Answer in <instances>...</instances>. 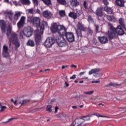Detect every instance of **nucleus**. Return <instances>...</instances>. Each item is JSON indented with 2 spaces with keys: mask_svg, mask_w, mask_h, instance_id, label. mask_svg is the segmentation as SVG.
Returning <instances> with one entry per match:
<instances>
[{
  "mask_svg": "<svg viewBox=\"0 0 126 126\" xmlns=\"http://www.w3.org/2000/svg\"><path fill=\"white\" fill-rule=\"evenodd\" d=\"M6 14L8 15L10 21H12L13 18V13L11 11H8L6 13Z\"/></svg>",
  "mask_w": 126,
  "mask_h": 126,
  "instance_id": "cd10ccee",
  "label": "nucleus"
},
{
  "mask_svg": "<svg viewBox=\"0 0 126 126\" xmlns=\"http://www.w3.org/2000/svg\"><path fill=\"white\" fill-rule=\"evenodd\" d=\"M87 34L88 36H91L93 35V31H92L91 29H87Z\"/></svg>",
  "mask_w": 126,
  "mask_h": 126,
  "instance_id": "f704fd0d",
  "label": "nucleus"
},
{
  "mask_svg": "<svg viewBox=\"0 0 126 126\" xmlns=\"http://www.w3.org/2000/svg\"><path fill=\"white\" fill-rule=\"evenodd\" d=\"M109 28L110 30L111 31V32H116V29L114 28V26L112 25V24H110L109 25Z\"/></svg>",
  "mask_w": 126,
  "mask_h": 126,
  "instance_id": "4c0bfd02",
  "label": "nucleus"
},
{
  "mask_svg": "<svg viewBox=\"0 0 126 126\" xmlns=\"http://www.w3.org/2000/svg\"><path fill=\"white\" fill-rule=\"evenodd\" d=\"M29 13H30L31 14H33L34 13V9L33 8H31L28 10Z\"/></svg>",
  "mask_w": 126,
  "mask_h": 126,
  "instance_id": "09e8293b",
  "label": "nucleus"
},
{
  "mask_svg": "<svg viewBox=\"0 0 126 126\" xmlns=\"http://www.w3.org/2000/svg\"><path fill=\"white\" fill-rule=\"evenodd\" d=\"M64 36L67 40L68 42L70 43H72L75 41V38L74 37V34L71 32H66L64 33Z\"/></svg>",
  "mask_w": 126,
  "mask_h": 126,
  "instance_id": "0eeeda50",
  "label": "nucleus"
},
{
  "mask_svg": "<svg viewBox=\"0 0 126 126\" xmlns=\"http://www.w3.org/2000/svg\"><path fill=\"white\" fill-rule=\"evenodd\" d=\"M116 32H108V38L110 40H113L116 36Z\"/></svg>",
  "mask_w": 126,
  "mask_h": 126,
  "instance_id": "aec40b11",
  "label": "nucleus"
},
{
  "mask_svg": "<svg viewBox=\"0 0 126 126\" xmlns=\"http://www.w3.org/2000/svg\"><path fill=\"white\" fill-rule=\"evenodd\" d=\"M83 6L85 8H88V4L86 1H84L83 3Z\"/></svg>",
  "mask_w": 126,
  "mask_h": 126,
  "instance_id": "c03bdc74",
  "label": "nucleus"
},
{
  "mask_svg": "<svg viewBox=\"0 0 126 126\" xmlns=\"http://www.w3.org/2000/svg\"><path fill=\"white\" fill-rule=\"evenodd\" d=\"M36 13H38V14H40V13H41L40 10H39V9H38V8H37V9L36 10Z\"/></svg>",
  "mask_w": 126,
  "mask_h": 126,
  "instance_id": "4d7b16f0",
  "label": "nucleus"
},
{
  "mask_svg": "<svg viewBox=\"0 0 126 126\" xmlns=\"http://www.w3.org/2000/svg\"><path fill=\"white\" fill-rule=\"evenodd\" d=\"M65 84L66 87H68L69 86V84L66 81H65Z\"/></svg>",
  "mask_w": 126,
  "mask_h": 126,
  "instance_id": "bf43d9fd",
  "label": "nucleus"
},
{
  "mask_svg": "<svg viewBox=\"0 0 126 126\" xmlns=\"http://www.w3.org/2000/svg\"><path fill=\"white\" fill-rule=\"evenodd\" d=\"M52 108H53V105H48L46 107L47 112H48V113H52V112H53V109H52Z\"/></svg>",
  "mask_w": 126,
  "mask_h": 126,
  "instance_id": "7c9ffc66",
  "label": "nucleus"
},
{
  "mask_svg": "<svg viewBox=\"0 0 126 126\" xmlns=\"http://www.w3.org/2000/svg\"><path fill=\"white\" fill-rule=\"evenodd\" d=\"M62 69H64V68H65V66L64 65H63L62 66Z\"/></svg>",
  "mask_w": 126,
  "mask_h": 126,
  "instance_id": "774afa93",
  "label": "nucleus"
},
{
  "mask_svg": "<svg viewBox=\"0 0 126 126\" xmlns=\"http://www.w3.org/2000/svg\"><path fill=\"white\" fill-rule=\"evenodd\" d=\"M27 45L30 47H35V42H34V40L29 39L27 43Z\"/></svg>",
  "mask_w": 126,
  "mask_h": 126,
  "instance_id": "a878e982",
  "label": "nucleus"
},
{
  "mask_svg": "<svg viewBox=\"0 0 126 126\" xmlns=\"http://www.w3.org/2000/svg\"><path fill=\"white\" fill-rule=\"evenodd\" d=\"M96 116H97V117H102L103 116H102V115H100V114H97V115H96Z\"/></svg>",
  "mask_w": 126,
  "mask_h": 126,
  "instance_id": "338daca9",
  "label": "nucleus"
},
{
  "mask_svg": "<svg viewBox=\"0 0 126 126\" xmlns=\"http://www.w3.org/2000/svg\"><path fill=\"white\" fill-rule=\"evenodd\" d=\"M100 71V69L99 68H94L92 69L89 72V75H91V74H93V73H95V74H98V72Z\"/></svg>",
  "mask_w": 126,
  "mask_h": 126,
  "instance_id": "4be33fe9",
  "label": "nucleus"
},
{
  "mask_svg": "<svg viewBox=\"0 0 126 126\" xmlns=\"http://www.w3.org/2000/svg\"><path fill=\"white\" fill-rule=\"evenodd\" d=\"M95 13L97 16L99 17H103V16H106V14L103 12V8L102 7L97 8L95 11Z\"/></svg>",
  "mask_w": 126,
  "mask_h": 126,
  "instance_id": "9d476101",
  "label": "nucleus"
},
{
  "mask_svg": "<svg viewBox=\"0 0 126 126\" xmlns=\"http://www.w3.org/2000/svg\"><path fill=\"white\" fill-rule=\"evenodd\" d=\"M58 110H59V107L58 106H56L55 108V112H54L55 114H57V113H58Z\"/></svg>",
  "mask_w": 126,
  "mask_h": 126,
  "instance_id": "864d4df0",
  "label": "nucleus"
},
{
  "mask_svg": "<svg viewBox=\"0 0 126 126\" xmlns=\"http://www.w3.org/2000/svg\"><path fill=\"white\" fill-rule=\"evenodd\" d=\"M92 83H99L100 82V81H93Z\"/></svg>",
  "mask_w": 126,
  "mask_h": 126,
  "instance_id": "13d9d810",
  "label": "nucleus"
},
{
  "mask_svg": "<svg viewBox=\"0 0 126 126\" xmlns=\"http://www.w3.org/2000/svg\"><path fill=\"white\" fill-rule=\"evenodd\" d=\"M20 2L23 5H30L31 4L30 0H20Z\"/></svg>",
  "mask_w": 126,
  "mask_h": 126,
  "instance_id": "b1692460",
  "label": "nucleus"
},
{
  "mask_svg": "<svg viewBox=\"0 0 126 126\" xmlns=\"http://www.w3.org/2000/svg\"><path fill=\"white\" fill-rule=\"evenodd\" d=\"M42 1L46 5H51V4H52L51 0H42Z\"/></svg>",
  "mask_w": 126,
  "mask_h": 126,
  "instance_id": "72a5a7b5",
  "label": "nucleus"
},
{
  "mask_svg": "<svg viewBox=\"0 0 126 126\" xmlns=\"http://www.w3.org/2000/svg\"><path fill=\"white\" fill-rule=\"evenodd\" d=\"M81 118L84 121V124H85V122L90 121V116L89 115L86 116H82Z\"/></svg>",
  "mask_w": 126,
  "mask_h": 126,
  "instance_id": "c85d7f7f",
  "label": "nucleus"
},
{
  "mask_svg": "<svg viewBox=\"0 0 126 126\" xmlns=\"http://www.w3.org/2000/svg\"><path fill=\"white\" fill-rule=\"evenodd\" d=\"M14 105L15 106H17L18 105V103H17V100H16L14 102H13Z\"/></svg>",
  "mask_w": 126,
  "mask_h": 126,
  "instance_id": "5fc2aeb1",
  "label": "nucleus"
},
{
  "mask_svg": "<svg viewBox=\"0 0 126 126\" xmlns=\"http://www.w3.org/2000/svg\"><path fill=\"white\" fill-rule=\"evenodd\" d=\"M125 20H124V18H121L119 19V23L122 26L123 28L126 30V25L125 24Z\"/></svg>",
  "mask_w": 126,
  "mask_h": 126,
  "instance_id": "bb28decb",
  "label": "nucleus"
},
{
  "mask_svg": "<svg viewBox=\"0 0 126 126\" xmlns=\"http://www.w3.org/2000/svg\"><path fill=\"white\" fill-rule=\"evenodd\" d=\"M103 10L106 11L108 14H113V13H114V11H113V9H112V8L108 6H104Z\"/></svg>",
  "mask_w": 126,
  "mask_h": 126,
  "instance_id": "f3484780",
  "label": "nucleus"
},
{
  "mask_svg": "<svg viewBox=\"0 0 126 126\" xmlns=\"http://www.w3.org/2000/svg\"><path fill=\"white\" fill-rule=\"evenodd\" d=\"M116 3L117 5L120 6V7L125 6V1L124 0H116Z\"/></svg>",
  "mask_w": 126,
  "mask_h": 126,
  "instance_id": "6ab92c4d",
  "label": "nucleus"
},
{
  "mask_svg": "<svg viewBox=\"0 0 126 126\" xmlns=\"http://www.w3.org/2000/svg\"><path fill=\"white\" fill-rule=\"evenodd\" d=\"M78 14H79V13L77 12H70L68 15L69 17H71L73 19H77V17H78Z\"/></svg>",
  "mask_w": 126,
  "mask_h": 126,
  "instance_id": "a211bd4d",
  "label": "nucleus"
},
{
  "mask_svg": "<svg viewBox=\"0 0 126 126\" xmlns=\"http://www.w3.org/2000/svg\"><path fill=\"white\" fill-rule=\"evenodd\" d=\"M88 21H89V23H93L94 22V20H93L92 16L90 15L88 16Z\"/></svg>",
  "mask_w": 126,
  "mask_h": 126,
  "instance_id": "e433bc0d",
  "label": "nucleus"
},
{
  "mask_svg": "<svg viewBox=\"0 0 126 126\" xmlns=\"http://www.w3.org/2000/svg\"><path fill=\"white\" fill-rule=\"evenodd\" d=\"M70 4L72 7H76L79 5V2L77 0H70Z\"/></svg>",
  "mask_w": 126,
  "mask_h": 126,
  "instance_id": "dca6fc26",
  "label": "nucleus"
},
{
  "mask_svg": "<svg viewBox=\"0 0 126 126\" xmlns=\"http://www.w3.org/2000/svg\"><path fill=\"white\" fill-rule=\"evenodd\" d=\"M8 47L4 45L3 46L2 48V55L4 57V58H7V56L8 55Z\"/></svg>",
  "mask_w": 126,
  "mask_h": 126,
  "instance_id": "ddd939ff",
  "label": "nucleus"
},
{
  "mask_svg": "<svg viewBox=\"0 0 126 126\" xmlns=\"http://www.w3.org/2000/svg\"><path fill=\"white\" fill-rule=\"evenodd\" d=\"M20 16H21L20 12H18L16 13L14 15V19L15 20H18V19H19Z\"/></svg>",
  "mask_w": 126,
  "mask_h": 126,
  "instance_id": "2f4dec72",
  "label": "nucleus"
},
{
  "mask_svg": "<svg viewBox=\"0 0 126 126\" xmlns=\"http://www.w3.org/2000/svg\"><path fill=\"white\" fill-rule=\"evenodd\" d=\"M15 119H16V118H10L8 121H7L5 123H9V122H11L12 121H13V120H15Z\"/></svg>",
  "mask_w": 126,
  "mask_h": 126,
  "instance_id": "3c124183",
  "label": "nucleus"
},
{
  "mask_svg": "<svg viewBox=\"0 0 126 126\" xmlns=\"http://www.w3.org/2000/svg\"><path fill=\"white\" fill-rule=\"evenodd\" d=\"M34 6H38V0H32Z\"/></svg>",
  "mask_w": 126,
  "mask_h": 126,
  "instance_id": "a18cd8bd",
  "label": "nucleus"
},
{
  "mask_svg": "<svg viewBox=\"0 0 126 126\" xmlns=\"http://www.w3.org/2000/svg\"><path fill=\"white\" fill-rule=\"evenodd\" d=\"M109 85H110V86H112V87H119L120 86H122V84L110 83H109Z\"/></svg>",
  "mask_w": 126,
  "mask_h": 126,
  "instance_id": "473e14b6",
  "label": "nucleus"
},
{
  "mask_svg": "<svg viewBox=\"0 0 126 126\" xmlns=\"http://www.w3.org/2000/svg\"><path fill=\"white\" fill-rule=\"evenodd\" d=\"M24 24H25V17L22 16L20 21L17 23L18 29H20V28H22L24 26Z\"/></svg>",
  "mask_w": 126,
  "mask_h": 126,
  "instance_id": "9b49d317",
  "label": "nucleus"
},
{
  "mask_svg": "<svg viewBox=\"0 0 126 126\" xmlns=\"http://www.w3.org/2000/svg\"><path fill=\"white\" fill-rule=\"evenodd\" d=\"M34 17H31V16H30V17H28V22H30V23H32V22H33V18Z\"/></svg>",
  "mask_w": 126,
  "mask_h": 126,
  "instance_id": "79ce46f5",
  "label": "nucleus"
},
{
  "mask_svg": "<svg viewBox=\"0 0 126 126\" xmlns=\"http://www.w3.org/2000/svg\"><path fill=\"white\" fill-rule=\"evenodd\" d=\"M4 2H7V3H9V0H4Z\"/></svg>",
  "mask_w": 126,
  "mask_h": 126,
  "instance_id": "680f3d73",
  "label": "nucleus"
},
{
  "mask_svg": "<svg viewBox=\"0 0 126 126\" xmlns=\"http://www.w3.org/2000/svg\"><path fill=\"white\" fill-rule=\"evenodd\" d=\"M56 42L59 47H65L67 45V42L63 36H59L58 38L56 39Z\"/></svg>",
  "mask_w": 126,
  "mask_h": 126,
  "instance_id": "39448f33",
  "label": "nucleus"
},
{
  "mask_svg": "<svg viewBox=\"0 0 126 126\" xmlns=\"http://www.w3.org/2000/svg\"><path fill=\"white\" fill-rule=\"evenodd\" d=\"M71 67H75V68H76L77 66H76V65H75L72 64V65L71 66Z\"/></svg>",
  "mask_w": 126,
  "mask_h": 126,
  "instance_id": "e2e57ef3",
  "label": "nucleus"
},
{
  "mask_svg": "<svg viewBox=\"0 0 126 126\" xmlns=\"http://www.w3.org/2000/svg\"><path fill=\"white\" fill-rule=\"evenodd\" d=\"M55 117H57V118H61L62 120H65V119H66V115L63 112H61L59 114H57L55 115Z\"/></svg>",
  "mask_w": 126,
  "mask_h": 126,
  "instance_id": "5701e85b",
  "label": "nucleus"
},
{
  "mask_svg": "<svg viewBox=\"0 0 126 126\" xmlns=\"http://www.w3.org/2000/svg\"><path fill=\"white\" fill-rule=\"evenodd\" d=\"M76 78V75L75 74H74L72 75V76L70 77V79H75Z\"/></svg>",
  "mask_w": 126,
  "mask_h": 126,
  "instance_id": "603ef678",
  "label": "nucleus"
},
{
  "mask_svg": "<svg viewBox=\"0 0 126 126\" xmlns=\"http://www.w3.org/2000/svg\"><path fill=\"white\" fill-rule=\"evenodd\" d=\"M119 111H126V106L123 107H120Z\"/></svg>",
  "mask_w": 126,
  "mask_h": 126,
  "instance_id": "8fccbe9b",
  "label": "nucleus"
},
{
  "mask_svg": "<svg viewBox=\"0 0 126 126\" xmlns=\"http://www.w3.org/2000/svg\"><path fill=\"white\" fill-rule=\"evenodd\" d=\"M94 27L95 28L96 32H97V33H98L99 32V25H94Z\"/></svg>",
  "mask_w": 126,
  "mask_h": 126,
  "instance_id": "de8ad7c7",
  "label": "nucleus"
},
{
  "mask_svg": "<svg viewBox=\"0 0 126 126\" xmlns=\"http://www.w3.org/2000/svg\"><path fill=\"white\" fill-rule=\"evenodd\" d=\"M76 34L77 36V38H79V37L80 38H82V32H81V31H77Z\"/></svg>",
  "mask_w": 126,
  "mask_h": 126,
  "instance_id": "58836bf2",
  "label": "nucleus"
},
{
  "mask_svg": "<svg viewBox=\"0 0 126 126\" xmlns=\"http://www.w3.org/2000/svg\"><path fill=\"white\" fill-rule=\"evenodd\" d=\"M33 29L31 27H25L23 32H20V39H25V37H31L33 35Z\"/></svg>",
  "mask_w": 126,
  "mask_h": 126,
  "instance_id": "f03ea898",
  "label": "nucleus"
},
{
  "mask_svg": "<svg viewBox=\"0 0 126 126\" xmlns=\"http://www.w3.org/2000/svg\"><path fill=\"white\" fill-rule=\"evenodd\" d=\"M94 93V91H90L89 92H86L84 93V94H87V95H92Z\"/></svg>",
  "mask_w": 126,
  "mask_h": 126,
  "instance_id": "37998d69",
  "label": "nucleus"
},
{
  "mask_svg": "<svg viewBox=\"0 0 126 126\" xmlns=\"http://www.w3.org/2000/svg\"><path fill=\"white\" fill-rule=\"evenodd\" d=\"M12 31V27L11 26H8L6 30V35L7 37H9V36H11V34L13 32L11 33Z\"/></svg>",
  "mask_w": 126,
  "mask_h": 126,
  "instance_id": "412c9836",
  "label": "nucleus"
},
{
  "mask_svg": "<svg viewBox=\"0 0 126 126\" xmlns=\"http://www.w3.org/2000/svg\"><path fill=\"white\" fill-rule=\"evenodd\" d=\"M106 19H107V20H109V21H112V22H115V21H116V17L112 15H107Z\"/></svg>",
  "mask_w": 126,
  "mask_h": 126,
  "instance_id": "393cba45",
  "label": "nucleus"
},
{
  "mask_svg": "<svg viewBox=\"0 0 126 126\" xmlns=\"http://www.w3.org/2000/svg\"><path fill=\"white\" fill-rule=\"evenodd\" d=\"M55 42H56V41L54 38L52 37H48L44 43V46L45 48H51L52 45L55 44Z\"/></svg>",
  "mask_w": 126,
  "mask_h": 126,
  "instance_id": "423d86ee",
  "label": "nucleus"
},
{
  "mask_svg": "<svg viewBox=\"0 0 126 126\" xmlns=\"http://www.w3.org/2000/svg\"><path fill=\"white\" fill-rule=\"evenodd\" d=\"M103 2L106 6L109 5V2L108 1V0H103Z\"/></svg>",
  "mask_w": 126,
  "mask_h": 126,
  "instance_id": "49530a36",
  "label": "nucleus"
},
{
  "mask_svg": "<svg viewBox=\"0 0 126 126\" xmlns=\"http://www.w3.org/2000/svg\"><path fill=\"white\" fill-rule=\"evenodd\" d=\"M6 108H7L6 106H2L1 103L0 102V113H1V112H3L4 110H6Z\"/></svg>",
  "mask_w": 126,
  "mask_h": 126,
  "instance_id": "c9c22d12",
  "label": "nucleus"
},
{
  "mask_svg": "<svg viewBox=\"0 0 126 126\" xmlns=\"http://www.w3.org/2000/svg\"><path fill=\"white\" fill-rule=\"evenodd\" d=\"M63 29H64V27L63 26L58 25L57 23H53L51 28L52 33H56V32L60 33L61 30H63Z\"/></svg>",
  "mask_w": 126,
  "mask_h": 126,
  "instance_id": "20e7f679",
  "label": "nucleus"
},
{
  "mask_svg": "<svg viewBox=\"0 0 126 126\" xmlns=\"http://www.w3.org/2000/svg\"><path fill=\"white\" fill-rule=\"evenodd\" d=\"M77 28L78 30H80V31L85 32L86 30H87V28H85L84 27V25L82 24L80 22L78 23Z\"/></svg>",
  "mask_w": 126,
  "mask_h": 126,
  "instance_id": "2eb2a0df",
  "label": "nucleus"
},
{
  "mask_svg": "<svg viewBox=\"0 0 126 126\" xmlns=\"http://www.w3.org/2000/svg\"><path fill=\"white\" fill-rule=\"evenodd\" d=\"M72 109H76V108H77V106H73L72 107Z\"/></svg>",
  "mask_w": 126,
  "mask_h": 126,
  "instance_id": "69168bd1",
  "label": "nucleus"
},
{
  "mask_svg": "<svg viewBox=\"0 0 126 126\" xmlns=\"http://www.w3.org/2000/svg\"><path fill=\"white\" fill-rule=\"evenodd\" d=\"M59 15L62 17L65 16V12L63 10L60 11Z\"/></svg>",
  "mask_w": 126,
  "mask_h": 126,
  "instance_id": "a19ab883",
  "label": "nucleus"
},
{
  "mask_svg": "<svg viewBox=\"0 0 126 126\" xmlns=\"http://www.w3.org/2000/svg\"><path fill=\"white\" fill-rule=\"evenodd\" d=\"M57 2L61 5H65L66 4V0H57Z\"/></svg>",
  "mask_w": 126,
  "mask_h": 126,
  "instance_id": "c756f323",
  "label": "nucleus"
},
{
  "mask_svg": "<svg viewBox=\"0 0 126 126\" xmlns=\"http://www.w3.org/2000/svg\"><path fill=\"white\" fill-rule=\"evenodd\" d=\"M56 101V99L53 98L51 99V103H53V102H55Z\"/></svg>",
  "mask_w": 126,
  "mask_h": 126,
  "instance_id": "0e129e2a",
  "label": "nucleus"
},
{
  "mask_svg": "<svg viewBox=\"0 0 126 126\" xmlns=\"http://www.w3.org/2000/svg\"><path fill=\"white\" fill-rule=\"evenodd\" d=\"M13 3L14 5H16V6L18 5V3L17 2V1H14Z\"/></svg>",
  "mask_w": 126,
  "mask_h": 126,
  "instance_id": "6e6d98bb",
  "label": "nucleus"
},
{
  "mask_svg": "<svg viewBox=\"0 0 126 126\" xmlns=\"http://www.w3.org/2000/svg\"><path fill=\"white\" fill-rule=\"evenodd\" d=\"M28 102H29V100H28L27 99H25V100H22L20 107H22V106H23V105H25L26 104H27V103H28Z\"/></svg>",
  "mask_w": 126,
  "mask_h": 126,
  "instance_id": "ea45409f",
  "label": "nucleus"
},
{
  "mask_svg": "<svg viewBox=\"0 0 126 126\" xmlns=\"http://www.w3.org/2000/svg\"><path fill=\"white\" fill-rule=\"evenodd\" d=\"M42 14L44 17H45V18H47L48 19H50V18L53 16V14H52V12L49 10L44 11Z\"/></svg>",
  "mask_w": 126,
  "mask_h": 126,
  "instance_id": "f8f14e48",
  "label": "nucleus"
},
{
  "mask_svg": "<svg viewBox=\"0 0 126 126\" xmlns=\"http://www.w3.org/2000/svg\"><path fill=\"white\" fill-rule=\"evenodd\" d=\"M9 42H12L13 45H15L16 49H18L20 47V41L18 40V35L17 34L13 32L9 39Z\"/></svg>",
  "mask_w": 126,
  "mask_h": 126,
  "instance_id": "7ed1b4c3",
  "label": "nucleus"
},
{
  "mask_svg": "<svg viewBox=\"0 0 126 126\" xmlns=\"http://www.w3.org/2000/svg\"><path fill=\"white\" fill-rule=\"evenodd\" d=\"M0 27L1 28V31L3 34V33H5L6 29V22L4 21V20H0Z\"/></svg>",
  "mask_w": 126,
  "mask_h": 126,
  "instance_id": "6e6552de",
  "label": "nucleus"
},
{
  "mask_svg": "<svg viewBox=\"0 0 126 126\" xmlns=\"http://www.w3.org/2000/svg\"><path fill=\"white\" fill-rule=\"evenodd\" d=\"M115 32L116 34H118V35H119V36H123V35H125V31H124V30L120 25H118L116 28Z\"/></svg>",
  "mask_w": 126,
  "mask_h": 126,
  "instance_id": "1a4fd4ad",
  "label": "nucleus"
},
{
  "mask_svg": "<svg viewBox=\"0 0 126 126\" xmlns=\"http://www.w3.org/2000/svg\"><path fill=\"white\" fill-rule=\"evenodd\" d=\"M86 72L84 71V72H81L79 73L80 75H83V74H84V73H85Z\"/></svg>",
  "mask_w": 126,
  "mask_h": 126,
  "instance_id": "052dcab7",
  "label": "nucleus"
},
{
  "mask_svg": "<svg viewBox=\"0 0 126 126\" xmlns=\"http://www.w3.org/2000/svg\"><path fill=\"white\" fill-rule=\"evenodd\" d=\"M98 38L99 42H100L101 44H107V43L109 42L108 38L106 36H99Z\"/></svg>",
  "mask_w": 126,
  "mask_h": 126,
  "instance_id": "4468645a",
  "label": "nucleus"
},
{
  "mask_svg": "<svg viewBox=\"0 0 126 126\" xmlns=\"http://www.w3.org/2000/svg\"><path fill=\"white\" fill-rule=\"evenodd\" d=\"M32 25L36 27L37 29L40 28V30H36L34 32V39L36 45H39L41 41H42V35L44 33L45 27H48V23L44 21L40 23V18L34 17L32 23Z\"/></svg>",
  "mask_w": 126,
  "mask_h": 126,
  "instance_id": "f257e3e1",
  "label": "nucleus"
}]
</instances>
